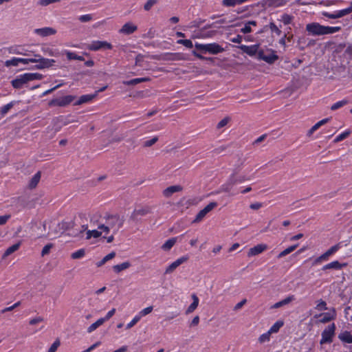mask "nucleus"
I'll list each match as a JSON object with an SVG mask.
<instances>
[{
    "mask_svg": "<svg viewBox=\"0 0 352 352\" xmlns=\"http://www.w3.org/2000/svg\"><path fill=\"white\" fill-rule=\"evenodd\" d=\"M60 344V340L58 339L56 340L51 345L47 352H56Z\"/></svg>",
    "mask_w": 352,
    "mask_h": 352,
    "instance_id": "obj_58",
    "label": "nucleus"
},
{
    "mask_svg": "<svg viewBox=\"0 0 352 352\" xmlns=\"http://www.w3.org/2000/svg\"><path fill=\"white\" fill-rule=\"evenodd\" d=\"M116 256V252H111V253L108 254L107 255H106L101 261H100L99 262H98L96 263V266L97 267H101L102 265H103L106 262H107L108 261L113 258L114 257Z\"/></svg>",
    "mask_w": 352,
    "mask_h": 352,
    "instance_id": "obj_34",
    "label": "nucleus"
},
{
    "mask_svg": "<svg viewBox=\"0 0 352 352\" xmlns=\"http://www.w3.org/2000/svg\"><path fill=\"white\" fill-rule=\"evenodd\" d=\"M157 2L158 0H148L144 5V10L149 11Z\"/></svg>",
    "mask_w": 352,
    "mask_h": 352,
    "instance_id": "obj_45",
    "label": "nucleus"
},
{
    "mask_svg": "<svg viewBox=\"0 0 352 352\" xmlns=\"http://www.w3.org/2000/svg\"><path fill=\"white\" fill-rule=\"evenodd\" d=\"M217 206V203L215 201L210 202L204 208L201 210L196 215L192 223H199L203 220L206 215L212 211L215 207Z\"/></svg>",
    "mask_w": 352,
    "mask_h": 352,
    "instance_id": "obj_9",
    "label": "nucleus"
},
{
    "mask_svg": "<svg viewBox=\"0 0 352 352\" xmlns=\"http://www.w3.org/2000/svg\"><path fill=\"white\" fill-rule=\"evenodd\" d=\"M182 187L180 185L170 186L163 191V195L166 197H170L173 193L182 190Z\"/></svg>",
    "mask_w": 352,
    "mask_h": 352,
    "instance_id": "obj_20",
    "label": "nucleus"
},
{
    "mask_svg": "<svg viewBox=\"0 0 352 352\" xmlns=\"http://www.w3.org/2000/svg\"><path fill=\"white\" fill-rule=\"evenodd\" d=\"M338 338L344 343L352 344V335L348 331H344L338 335Z\"/></svg>",
    "mask_w": 352,
    "mask_h": 352,
    "instance_id": "obj_24",
    "label": "nucleus"
},
{
    "mask_svg": "<svg viewBox=\"0 0 352 352\" xmlns=\"http://www.w3.org/2000/svg\"><path fill=\"white\" fill-rule=\"evenodd\" d=\"M346 266H347L346 263H341L338 261H334L331 262L327 265H324L322 267V271H327L328 270H340Z\"/></svg>",
    "mask_w": 352,
    "mask_h": 352,
    "instance_id": "obj_16",
    "label": "nucleus"
},
{
    "mask_svg": "<svg viewBox=\"0 0 352 352\" xmlns=\"http://www.w3.org/2000/svg\"><path fill=\"white\" fill-rule=\"evenodd\" d=\"M35 32L41 36H47L55 34L56 31L52 28H43L36 29Z\"/></svg>",
    "mask_w": 352,
    "mask_h": 352,
    "instance_id": "obj_22",
    "label": "nucleus"
},
{
    "mask_svg": "<svg viewBox=\"0 0 352 352\" xmlns=\"http://www.w3.org/2000/svg\"><path fill=\"white\" fill-rule=\"evenodd\" d=\"M150 209L148 207L142 208L138 210H135L130 217V220L135 222H138V216L146 215L147 214L150 213Z\"/></svg>",
    "mask_w": 352,
    "mask_h": 352,
    "instance_id": "obj_15",
    "label": "nucleus"
},
{
    "mask_svg": "<svg viewBox=\"0 0 352 352\" xmlns=\"http://www.w3.org/2000/svg\"><path fill=\"white\" fill-rule=\"evenodd\" d=\"M295 300V297L294 295H291V296H287L286 298L278 302H276L275 304H274L272 307H271V309H278V308H280L284 305H288L289 303H290L291 302H292L293 300Z\"/></svg>",
    "mask_w": 352,
    "mask_h": 352,
    "instance_id": "obj_23",
    "label": "nucleus"
},
{
    "mask_svg": "<svg viewBox=\"0 0 352 352\" xmlns=\"http://www.w3.org/2000/svg\"><path fill=\"white\" fill-rule=\"evenodd\" d=\"M279 58L276 52L272 49H267L266 51L259 50L258 52V59L262 60L268 64H273Z\"/></svg>",
    "mask_w": 352,
    "mask_h": 352,
    "instance_id": "obj_3",
    "label": "nucleus"
},
{
    "mask_svg": "<svg viewBox=\"0 0 352 352\" xmlns=\"http://www.w3.org/2000/svg\"><path fill=\"white\" fill-rule=\"evenodd\" d=\"M205 21V20H203V19H198V20H195V21H192L189 24V28H200V26L201 25V24Z\"/></svg>",
    "mask_w": 352,
    "mask_h": 352,
    "instance_id": "obj_53",
    "label": "nucleus"
},
{
    "mask_svg": "<svg viewBox=\"0 0 352 352\" xmlns=\"http://www.w3.org/2000/svg\"><path fill=\"white\" fill-rule=\"evenodd\" d=\"M65 54L68 60H76L77 58V54L74 52L65 51Z\"/></svg>",
    "mask_w": 352,
    "mask_h": 352,
    "instance_id": "obj_64",
    "label": "nucleus"
},
{
    "mask_svg": "<svg viewBox=\"0 0 352 352\" xmlns=\"http://www.w3.org/2000/svg\"><path fill=\"white\" fill-rule=\"evenodd\" d=\"M137 29H138V27L136 25H133L131 22H128V23H126L122 27V28L119 30V32L129 35V34H133L134 32H135L137 30Z\"/></svg>",
    "mask_w": 352,
    "mask_h": 352,
    "instance_id": "obj_18",
    "label": "nucleus"
},
{
    "mask_svg": "<svg viewBox=\"0 0 352 352\" xmlns=\"http://www.w3.org/2000/svg\"><path fill=\"white\" fill-rule=\"evenodd\" d=\"M112 47V45L107 41H96L90 44L89 49L92 51H98L101 49L111 50Z\"/></svg>",
    "mask_w": 352,
    "mask_h": 352,
    "instance_id": "obj_12",
    "label": "nucleus"
},
{
    "mask_svg": "<svg viewBox=\"0 0 352 352\" xmlns=\"http://www.w3.org/2000/svg\"><path fill=\"white\" fill-rule=\"evenodd\" d=\"M293 19H294L293 16L289 15L288 14H283L281 17V21L285 25H289L292 23Z\"/></svg>",
    "mask_w": 352,
    "mask_h": 352,
    "instance_id": "obj_44",
    "label": "nucleus"
},
{
    "mask_svg": "<svg viewBox=\"0 0 352 352\" xmlns=\"http://www.w3.org/2000/svg\"><path fill=\"white\" fill-rule=\"evenodd\" d=\"M269 27L272 32L276 33L278 36H280L282 34L281 30L276 25L274 22H270L269 24Z\"/></svg>",
    "mask_w": 352,
    "mask_h": 352,
    "instance_id": "obj_52",
    "label": "nucleus"
},
{
    "mask_svg": "<svg viewBox=\"0 0 352 352\" xmlns=\"http://www.w3.org/2000/svg\"><path fill=\"white\" fill-rule=\"evenodd\" d=\"M350 133H351L350 131H346L343 132L342 133H341L340 135H339L334 139L333 142L338 143V142L344 140L350 135Z\"/></svg>",
    "mask_w": 352,
    "mask_h": 352,
    "instance_id": "obj_42",
    "label": "nucleus"
},
{
    "mask_svg": "<svg viewBox=\"0 0 352 352\" xmlns=\"http://www.w3.org/2000/svg\"><path fill=\"white\" fill-rule=\"evenodd\" d=\"M283 322L281 320H278L271 327L268 331H270L271 333H277L280 328L283 327Z\"/></svg>",
    "mask_w": 352,
    "mask_h": 352,
    "instance_id": "obj_38",
    "label": "nucleus"
},
{
    "mask_svg": "<svg viewBox=\"0 0 352 352\" xmlns=\"http://www.w3.org/2000/svg\"><path fill=\"white\" fill-rule=\"evenodd\" d=\"M167 56H168L169 57L166 58V60H177L184 59L183 54L179 53L168 54Z\"/></svg>",
    "mask_w": 352,
    "mask_h": 352,
    "instance_id": "obj_46",
    "label": "nucleus"
},
{
    "mask_svg": "<svg viewBox=\"0 0 352 352\" xmlns=\"http://www.w3.org/2000/svg\"><path fill=\"white\" fill-rule=\"evenodd\" d=\"M217 30H210V31H204L202 32V28L200 29V37L201 38H211L217 34Z\"/></svg>",
    "mask_w": 352,
    "mask_h": 352,
    "instance_id": "obj_37",
    "label": "nucleus"
},
{
    "mask_svg": "<svg viewBox=\"0 0 352 352\" xmlns=\"http://www.w3.org/2000/svg\"><path fill=\"white\" fill-rule=\"evenodd\" d=\"M320 317H322L319 321L321 323H327L331 320H333V317L330 316V314L329 313H324L319 315Z\"/></svg>",
    "mask_w": 352,
    "mask_h": 352,
    "instance_id": "obj_40",
    "label": "nucleus"
},
{
    "mask_svg": "<svg viewBox=\"0 0 352 352\" xmlns=\"http://www.w3.org/2000/svg\"><path fill=\"white\" fill-rule=\"evenodd\" d=\"M340 30H341V27H340V26H335V27L324 26V35L331 34L339 32Z\"/></svg>",
    "mask_w": 352,
    "mask_h": 352,
    "instance_id": "obj_36",
    "label": "nucleus"
},
{
    "mask_svg": "<svg viewBox=\"0 0 352 352\" xmlns=\"http://www.w3.org/2000/svg\"><path fill=\"white\" fill-rule=\"evenodd\" d=\"M93 19L92 15L90 14L81 15L79 16L78 20L82 23H86L91 21Z\"/></svg>",
    "mask_w": 352,
    "mask_h": 352,
    "instance_id": "obj_55",
    "label": "nucleus"
},
{
    "mask_svg": "<svg viewBox=\"0 0 352 352\" xmlns=\"http://www.w3.org/2000/svg\"><path fill=\"white\" fill-rule=\"evenodd\" d=\"M177 43L182 44L187 48H192L193 47L192 42L188 39H180L177 41Z\"/></svg>",
    "mask_w": 352,
    "mask_h": 352,
    "instance_id": "obj_50",
    "label": "nucleus"
},
{
    "mask_svg": "<svg viewBox=\"0 0 352 352\" xmlns=\"http://www.w3.org/2000/svg\"><path fill=\"white\" fill-rule=\"evenodd\" d=\"M33 60H35L36 61L34 63H37L33 67V69H43L51 67L56 62L54 59H49L43 57H39L38 58H33Z\"/></svg>",
    "mask_w": 352,
    "mask_h": 352,
    "instance_id": "obj_10",
    "label": "nucleus"
},
{
    "mask_svg": "<svg viewBox=\"0 0 352 352\" xmlns=\"http://www.w3.org/2000/svg\"><path fill=\"white\" fill-rule=\"evenodd\" d=\"M324 25H320L319 23L312 22L306 25L305 30L308 35L310 36H322L324 35Z\"/></svg>",
    "mask_w": 352,
    "mask_h": 352,
    "instance_id": "obj_6",
    "label": "nucleus"
},
{
    "mask_svg": "<svg viewBox=\"0 0 352 352\" xmlns=\"http://www.w3.org/2000/svg\"><path fill=\"white\" fill-rule=\"evenodd\" d=\"M153 307L149 306L146 308H144L142 311H140L138 316H140V318H141L142 317L145 316L147 314H150L153 311Z\"/></svg>",
    "mask_w": 352,
    "mask_h": 352,
    "instance_id": "obj_49",
    "label": "nucleus"
},
{
    "mask_svg": "<svg viewBox=\"0 0 352 352\" xmlns=\"http://www.w3.org/2000/svg\"><path fill=\"white\" fill-rule=\"evenodd\" d=\"M19 58H12L10 60H8L5 62V66L9 67L10 66H18Z\"/></svg>",
    "mask_w": 352,
    "mask_h": 352,
    "instance_id": "obj_47",
    "label": "nucleus"
},
{
    "mask_svg": "<svg viewBox=\"0 0 352 352\" xmlns=\"http://www.w3.org/2000/svg\"><path fill=\"white\" fill-rule=\"evenodd\" d=\"M188 260V256H184L182 257L179 258L166 267L164 273L166 274H171L177 267H179L180 265L187 261Z\"/></svg>",
    "mask_w": 352,
    "mask_h": 352,
    "instance_id": "obj_14",
    "label": "nucleus"
},
{
    "mask_svg": "<svg viewBox=\"0 0 352 352\" xmlns=\"http://www.w3.org/2000/svg\"><path fill=\"white\" fill-rule=\"evenodd\" d=\"M43 51L45 52L46 55H49V56H57L59 54L58 52H55L49 47L44 48Z\"/></svg>",
    "mask_w": 352,
    "mask_h": 352,
    "instance_id": "obj_62",
    "label": "nucleus"
},
{
    "mask_svg": "<svg viewBox=\"0 0 352 352\" xmlns=\"http://www.w3.org/2000/svg\"><path fill=\"white\" fill-rule=\"evenodd\" d=\"M192 54L195 57L198 58L200 60H207L212 61L213 60V58L211 57H206L198 53L196 50H192Z\"/></svg>",
    "mask_w": 352,
    "mask_h": 352,
    "instance_id": "obj_57",
    "label": "nucleus"
},
{
    "mask_svg": "<svg viewBox=\"0 0 352 352\" xmlns=\"http://www.w3.org/2000/svg\"><path fill=\"white\" fill-rule=\"evenodd\" d=\"M289 0H262L258 6L265 8H278L286 5Z\"/></svg>",
    "mask_w": 352,
    "mask_h": 352,
    "instance_id": "obj_11",
    "label": "nucleus"
},
{
    "mask_svg": "<svg viewBox=\"0 0 352 352\" xmlns=\"http://www.w3.org/2000/svg\"><path fill=\"white\" fill-rule=\"evenodd\" d=\"M267 249V245L265 244H258L252 248H250L248 251V256H255L261 252H263L265 250Z\"/></svg>",
    "mask_w": 352,
    "mask_h": 352,
    "instance_id": "obj_19",
    "label": "nucleus"
},
{
    "mask_svg": "<svg viewBox=\"0 0 352 352\" xmlns=\"http://www.w3.org/2000/svg\"><path fill=\"white\" fill-rule=\"evenodd\" d=\"M72 227V223L63 221L57 225V229L54 230V232L57 234L58 232L63 233L65 230L69 229Z\"/></svg>",
    "mask_w": 352,
    "mask_h": 352,
    "instance_id": "obj_28",
    "label": "nucleus"
},
{
    "mask_svg": "<svg viewBox=\"0 0 352 352\" xmlns=\"http://www.w3.org/2000/svg\"><path fill=\"white\" fill-rule=\"evenodd\" d=\"M336 328V324L332 323L324 329L321 334L322 338L320 341V344L327 343L330 344L333 342V338L335 336Z\"/></svg>",
    "mask_w": 352,
    "mask_h": 352,
    "instance_id": "obj_5",
    "label": "nucleus"
},
{
    "mask_svg": "<svg viewBox=\"0 0 352 352\" xmlns=\"http://www.w3.org/2000/svg\"><path fill=\"white\" fill-rule=\"evenodd\" d=\"M348 103V101L346 100H341V101H338L336 103H334L331 107V109L332 111H336L340 108H341L342 107H343L344 105Z\"/></svg>",
    "mask_w": 352,
    "mask_h": 352,
    "instance_id": "obj_43",
    "label": "nucleus"
},
{
    "mask_svg": "<svg viewBox=\"0 0 352 352\" xmlns=\"http://www.w3.org/2000/svg\"><path fill=\"white\" fill-rule=\"evenodd\" d=\"M230 118L229 117H226L224 118L223 119H222L218 124H217V129H221L223 126H225L226 125H227V124L229 122Z\"/></svg>",
    "mask_w": 352,
    "mask_h": 352,
    "instance_id": "obj_60",
    "label": "nucleus"
},
{
    "mask_svg": "<svg viewBox=\"0 0 352 352\" xmlns=\"http://www.w3.org/2000/svg\"><path fill=\"white\" fill-rule=\"evenodd\" d=\"M298 246V244H296V245H292V246H289L287 248H286L285 250H284L283 251H282L278 255V258H280L283 256H285L286 255L290 254L291 252H292L293 251H294L296 248Z\"/></svg>",
    "mask_w": 352,
    "mask_h": 352,
    "instance_id": "obj_35",
    "label": "nucleus"
},
{
    "mask_svg": "<svg viewBox=\"0 0 352 352\" xmlns=\"http://www.w3.org/2000/svg\"><path fill=\"white\" fill-rule=\"evenodd\" d=\"M195 47L196 50L204 54L208 52L210 54L216 55L224 52V49L217 43H212L208 44H201L196 43Z\"/></svg>",
    "mask_w": 352,
    "mask_h": 352,
    "instance_id": "obj_2",
    "label": "nucleus"
},
{
    "mask_svg": "<svg viewBox=\"0 0 352 352\" xmlns=\"http://www.w3.org/2000/svg\"><path fill=\"white\" fill-rule=\"evenodd\" d=\"M271 333L270 331H267L262 335L260 336L258 338V342L261 344L265 343L266 342H269L270 340Z\"/></svg>",
    "mask_w": 352,
    "mask_h": 352,
    "instance_id": "obj_41",
    "label": "nucleus"
},
{
    "mask_svg": "<svg viewBox=\"0 0 352 352\" xmlns=\"http://www.w3.org/2000/svg\"><path fill=\"white\" fill-rule=\"evenodd\" d=\"M177 238H171L167 240L162 246V249L164 251L170 250L175 244Z\"/></svg>",
    "mask_w": 352,
    "mask_h": 352,
    "instance_id": "obj_31",
    "label": "nucleus"
},
{
    "mask_svg": "<svg viewBox=\"0 0 352 352\" xmlns=\"http://www.w3.org/2000/svg\"><path fill=\"white\" fill-rule=\"evenodd\" d=\"M41 177V173L40 171L37 172L30 179L28 187L30 189L35 188L38 185Z\"/></svg>",
    "mask_w": 352,
    "mask_h": 352,
    "instance_id": "obj_27",
    "label": "nucleus"
},
{
    "mask_svg": "<svg viewBox=\"0 0 352 352\" xmlns=\"http://www.w3.org/2000/svg\"><path fill=\"white\" fill-rule=\"evenodd\" d=\"M316 309L319 310V311H325L327 309V303L325 301H324L323 300L320 299V300L318 301V304L316 307Z\"/></svg>",
    "mask_w": 352,
    "mask_h": 352,
    "instance_id": "obj_48",
    "label": "nucleus"
},
{
    "mask_svg": "<svg viewBox=\"0 0 352 352\" xmlns=\"http://www.w3.org/2000/svg\"><path fill=\"white\" fill-rule=\"evenodd\" d=\"M53 247V244L48 243L46 245H45L41 251V256H44L45 255H47L49 254L50 249Z\"/></svg>",
    "mask_w": 352,
    "mask_h": 352,
    "instance_id": "obj_59",
    "label": "nucleus"
},
{
    "mask_svg": "<svg viewBox=\"0 0 352 352\" xmlns=\"http://www.w3.org/2000/svg\"><path fill=\"white\" fill-rule=\"evenodd\" d=\"M222 5L226 7H233L236 6L235 0H223Z\"/></svg>",
    "mask_w": 352,
    "mask_h": 352,
    "instance_id": "obj_63",
    "label": "nucleus"
},
{
    "mask_svg": "<svg viewBox=\"0 0 352 352\" xmlns=\"http://www.w3.org/2000/svg\"><path fill=\"white\" fill-rule=\"evenodd\" d=\"M18 101H12L10 103L3 106L1 108L0 112L2 116H4L17 103Z\"/></svg>",
    "mask_w": 352,
    "mask_h": 352,
    "instance_id": "obj_32",
    "label": "nucleus"
},
{
    "mask_svg": "<svg viewBox=\"0 0 352 352\" xmlns=\"http://www.w3.org/2000/svg\"><path fill=\"white\" fill-rule=\"evenodd\" d=\"M340 248V243L336 244L327 250L324 253L317 257L313 262V265L321 263L323 261H327L332 254H335Z\"/></svg>",
    "mask_w": 352,
    "mask_h": 352,
    "instance_id": "obj_8",
    "label": "nucleus"
},
{
    "mask_svg": "<svg viewBox=\"0 0 352 352\" xmlns=\"http://www.w3.org/2000/svg\"><path fill=\"white\" fill-rule=\"evenodd\" d=\"M151 80L150 78L145 77V78H134L131 79L130 80H124L123 81V84L125 85H135L138 83L144 82H148Z\"/></svg>",
    "mask_w": 352,
    "mask_h": 352,
    "instance_id": "obj_25",
    "label": "nucleus"
},
{
    "mask_svg": "<svg viewBox=\"0 0 352 352\" xmlns=\"http://www.w3.org/2000/svg\"><path fill=\"white\" fill-rule=\"evenodd\" d=\"M322 14L324 16H326V17H327L329 19H336L340 18V14H339L338 11L335 12L333 14H330V13H329L327 12H322Z\"/></svg>",
    "mask_w": 352,
    "mask_h": 352,
    "instance_id": "obj_51",
    "label": "nucleus"
},
{
    "mask_svg": "<svg viewBox=\"0 0 352 352\" xmlns=\"http://www.w3.org/2000/svg\"><path fill=\"white\" fill-rule=\"evenodd\" d=\"M85 254L84 249H80L71 254V258L73 259H78L83 257Z\"/></svg>",
    "mask_w": 352,
    "mask_h": 352,
    "instance_id": "obj_39",
    "label": "nucleus"
},
{
    "mask_svg": "<svg viewBox=\"0 0 352 352\" xmlns=\"http://www.w3.org/2000/svg\"><path fill=\"white\" fill-rule=\"evenodd\" d=\"M192 298L193 301L190 305V306L188 307V309H186V314H189L193 312L197 309V307L199 305V298L196 296V294H193L192 295Z\"/></svg>",
    "mask_w": 352,
    "mask_h": 352,
    "instance_id": "obj_26",
    "label": "nucleus"
},
{
    "mask_svg": "<svg viewBox=\"0 0 352 352\" xmlns=\"http://www.w3.org/2000/svg\"><path fill=\"white\" fill-rule=\"evenodd\" d=\"M21 245V242H19L17 243H15L10 247H9L3 253L2 258H5L6 257L10 256L14 252L19 250V247Z\"/></svg>",
    "mask_w": 352,
    "mask_h": 352,
    "instance_id": "obj_29",
    "label": "nucleus"
},
{
    "mask_svg": "<svg viewBox=\"0 0 352 352\" xmlns=\"http://www.w3.org/2000/svg\"><path fill=\"white\" fill-rule=\"evenodd\" d=\"M237 183H238V179L235 177V174L233 173L230 175V177H229L228 181L221 186L219 192H228L230 191L232 186H234L235 184H236Z\"/></svg>",
    "mask_w": 352,
    "mask_h": 352,
    "instance_id": "obj_13",
    "label": "nucleus"
},
{
    "mask_svg": "<svg viewBox=\"0 0 352 352\" xmlns=\"http://www.w3.org/2000/svg\"><path fill=\"white\" fill-rule=\"evenodd\" d=\"M106 219V223L109 226L111 229L115 228L113 234L118 232L119 229L122 227L124 219L120 218L118 214L115 215H107L104 217Z\"/></svg>",
    "mask_w": 352,
    "mask_h": 352,
    "instance_id": "obj_4",
    "label": "nucleus"
},
{
    "mask_svg": "<svg viewBox=\"0 0 352 352\" xmlns=\"http://www.w3.org/2000/svg\"><path fill=\"white\" fill-rule=\"evenodd\" d=\"M131 267V263L129 261L124 262L121 264L113 266V270L116 273H120L122 270H125Z\"/></svg>",
    "mask_w": 352,
    "mask_h": 352,
    "instance_id": "obj_30",
    "label": "nucleus"
},
{
    "mask_svg": "<svg viewBox=\"0 0 352 352\" xmlns=\"http://www.w3.org/2000/svg\"><path fill=\"white\" fill-rule=\"evenodd\" d=\"M75 98H76V96H72V95L65 96H63L61 98H54V99L51 100L48 102V105L50 107H55V106L65 107V106L69 104L71 102H72Z\"/></svg>",
    "mask_w": 352,
    "mask_h": 352,
    "instance_id": "obj_7",
    "label": "nucleus"
},
{
    "mask_svg": "<svg viewBox=\"0 0 352 352\" xmlns=\"http://www.w3.org/2000/svg\"><path fill=\"white\" fill-rule=\"evenodd\" d=\"M97 96V94H87L81 96L78 100H76L74 104V105H80L84 103H87L91 101L94 98Z\"/></svg>",
    "mask_w": 352,
    "mask_h": 352,
    "instance_id": "obj_21",
    "label": "nucleus"
},
{
    "mask_svg": "<svg viewBox=\"0 0 352 352\" xmlns=\"http://www.w3.org/2000/svg\"><path fill=\"white\" fill-rule=\"evenodd\" d=\"M104 322V319L100 318L94 323L91 324L87 329L88 333H91L92 331H95L98 327L101 326Z\"/></svg>",
    "mask_w": 352,
    "mask_h": 352,
    "instance_id": "obj_33",
    "label": "nucleus"
},
{
    "mask_svg": "<svg viewBox=\"0 0 352 352\" xmlns=\"http://www.w3.org/2000/svg\"><path fill=\"white\" fill-rule=\"evenodd\" d=\"M60 0H40L38 4L41 6H47L51 3L60 2Z\"/></svg>",
    "mask_w": 352,
    "mask_h": 352,
    "instance_id": "obj_56",
    "label": "nucleus"
},
{
    "mask_svg": "<svg viewBox=\"0 0 352 352\" xmlns=\"http://www.w3.org/2000/svg\"><path fill=\"white\" fill-rule=\"evenodd\" d=\"M239 48L250 56H253L256 54L258 56V52L259 51L258 45H253L251 46L241 45L239 46Z\"/></svg>",
    "mask_w": 352,
    "mask_h": 352,
    "instance_id": "obj_17",
    "label": "nucleus"
},
{
    "mask_svg": "<svg viewBox=\"0 0 352 352\" xmlns=\"http://www.w3.org/2000/svg\"><path fill=\"white\" fill-rule=\"evenodd\" d=\"M157 141H158V137L155 136L152 139L145 141L143 144V146L144 147H150V146H153L154 144H155Z\"/></svg>",
    "mask_w": 352,
    "mask_h": 352,
    "instance_id": "obj_54",
    "label": "nucleus"
},
{
    "mask_svg": "<svg viewBox=\"0 0 352 352\" xmlns=\"http://www.w3.org/2000/svg\"><path fill=\"white\" fill-rule=\"evenodd\" d=\"M43 75L38 73H26L17 76L11 81L12 86L16 89H21L23 85L34 80H41Z\"/></svg>",
    "mask_w": 352,
    "mask_h": 352,
    "instance_id": "obj_1",
    "label": "nucleus"
},
{
    "mask_svg": "<svg viewBox=\"0 0 352 352\" xmlns=\"http://www.w3.org/2000/svg\"><path fill=\"white\" fill-rule=\"evenodd\" d=\"M141 318H140V316H138V315L135 316L133 320L127 324L126 325V329H131V327H133Z\"/></svg>",
    "mask_w": 352,
    "mask_h": 352,
    "instance_id": "obj_61",
    "label": "nucleus"
}]
</instances>
